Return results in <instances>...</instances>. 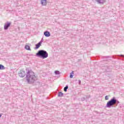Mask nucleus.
<instances>
[{
    "label": "nucleus",
    "mask_w": 124,
    "mask_h": 124,
    "mask_svg": "<svg viewBox=\"0 0 124 124\" xmlns=\"http://www.w3.org/2000/svg\"><path fill=\"white\" fill-rule=\"evenodd\" d=\"M26 80L28 84H33L35 81L37 80V78L35 77L34 73L32 71L29 70V69L26 68Z\"/></svg>",
    "instance_id": "f257e3e1"
},
{
    "label": "nucleus",
    "mask_w": 124,
    "mask_h": 124,
    "mask_svg": "<svg viewBox=\"0 0 124 124\" xmlns=\"http://www.w3.org/2000/svg\"><path fill=\"white\" fill-rule=\"evenodd\" d=\"M119 103H120V102L116 99L115 97H113L107 102L106 107H107V108H111V107L114 106L115 104H119Z\"/></svg>",
    "instance_id": "f03ea898"
},
{
    "label": "nucleus",
    "mask_w": 124,
    "mask_h": 124,
    "mask_svg": "<svg viewBox=\"0 0 124 124\" xmlns=\"http://www.w3.org/2000/svg\"><path fill=\"white\" fill-rule=\"evenodd\" d=\"M36 56L42 59H46L48 58V52L44 50H40L36 54Z\"/></svg>",
    "instance_id": "7ed1b4c3"
},
{
    "label": "nucleus",
    "mask_w": 124,
    "mask_h": 124,
    "mask_svg": "<svg viewBox=\"0 0 124 124\" xmlns=\"http://www.w3.org/2000/svg\"><path fill=\"white\" fill-rule=\"evenodd\" d=\"M18 75L19 77H21V78H24V77L27 75V72L23 70H20L18 72Z\"/></svg>",
    "instance_id": "20e7f679"
},
{
    "label": "nucleus",
    "mask_w": 124,
    "mask_h": 124,
    "mask_svg": "<svg viewBox=\"0 0 124 124\" xmlns=\"http://www.w3.org/2000/svg\"><path fill=\"white\" fill-rule=\"evenodd\" d=\"M10 26H11V22H7L4 24V30H5V31L8 30V28H9V27H10Z\"/></svg>",
    "instance_id": "39448f33"
},
{
    "label": "nucleus",
    "mask_w": 124,
    "mask_h": 124,
    "mask_svg": "<svg viewBox=\"0 0 124 124\" xmlns=\"http://www.w3.org/2000/svg\"><path fill=\"white\" fill-rule=\"evenodd\" d=\"M44 34L45 35V36H46V37H49V36H50L51 35V33H50V32L48 31H46L44 32Z\"/></svg>",
    "instance_id": "423d86ee"
},
{
    "label": "nucleus",
    "mask_w": 124,
    "mask_h": 124,
    "mask_svg": "<svg viewBox=\"0 0 124 124\" xmlns=\"http://www.w3.org/2000/svg\"><path fill=\"white\" fill-rule=\"evenodd\" d=\"M97 3H99V4H103L106 1V0H95Z\"/></svg>",
    "instance_id": "0eeeda50"
},
{
    "label": "nucleus",
    "mask_w": 124,
    "mask_h": 124,
    "mask_svg": "<svg viewBox=\"0 0 124 124\" xmlns=\"http://www.w3.org/2000/svg\"><path fill=\"white\" fill-rule=\"evenodd\" d=\"M41 3L42 5L45 6L47 4V0H41Z\"/></svg>",
    "instance_id": "6e6552de"
},
{
    "label": "nucleus",
    "mask_w": 124,
    "mask_h": 124,
    "mask_svg": "<svg viewBox=\"0 0 124 124\" xmlns=\"http://www.w3.org/2000/svg\"><path fill=\"white\" fill-rule=\"evenodd\" d=\"M41 46V42H39L38 44L35 45V47L34 48L35 50H36Z\"/></svg>",
    "instance_id": "1a4fd4ad"
},
{
    "label": "nucleus",
    "mask_w": 124,
    "mask_h": 124,
    "mask_svg": "<svg viewBox=\"0 0 124 124\" xmlns=\"http://www.w3.org/2000/svg\"><path fill=\"white\" fill-rule=\"evenodd\" d=\"M25 48L26 50H28V51H31V47L28 45L25 46Z\"/></svg>",
    "instance_id": "9d476101"
},
{
    "label": "nucleus",
    "mask_w": 124,
    "mask_h": 124,
    "mask_svg": "<svg viewBox=\"0 0 124 124\" xmlns=\"http://www.w3.org/2000/svg\"><path fill=\"white\" fill-rule=\"evenodd\" d=\"M58 95L59 97H62V96H63V93L62 92H58Z\"/></svg>",
    "instance_id": "9b49d317"
},
{
    "label": "nucleus",
    "mask_w": 124,
    "mask_h": 124,
    "mask_svg": "<svg viewBox=\"0 0 124 124\" xmlns=\"http://www.w3.org/2000/svg\"><path fill=\"white\" fill-rule=\"evenodd\" d=\"M3 69H5L4 66H3V65L0 64V70H2Z\"/></svg>",
    "instance_id": "f8f14e48"
},
{
    "label": "nucleus",
    "mask_w": 124,
    "mask_h": 124,
    "mask_svg": "<svg viewBox=\"0 0 124 124\" xmlns=\"http://www.w3.org/2000/svg\"><path fill=\"white\" fill-rule=\"evenodd\" d=\"M54 73L56 75H60V74H61V73L60 72V71H55L54 72Z\"/></svg>",
    "instance_id": "ddd939ff"
},
{
    "label": "nucleus",
    "mask_w": 124,
    "mask_h": 124,
    "mask_svg": "<svg viewBox=\"0 0 124 124\" xmlns=\"http://www.w3.org/2000/svg\"><path fill=\"white\" fill-rule=\"evenodd\" d=\"M67 89H68V86L66 85V87L64 88V92H67Z\"/></svg>",
    "instance_id": "4468645a"
},
{
    "label": "nucleus",
    "mask_w": 124,
    "mask_h": 124,
    "mask_svg": "<svg viewBox=\"0 0 124 124\" xmlns=\"http://www.w3.org/2000/svg\"><path fill=\"white\" fill-rule=\"evenodd\" d=\"M73 71L70 75V78H73Z\"/></svg>",
    "instance_id": "2eb2a0df"
},
{
    "label": "nucleus",
    "mask_w": 124,
    "mask_h": 124,
    "mask_svg": "<svg viewBox=\"0 0 124 124\" xmlns=\"http://www.w3.org/2000/svg\"><path fill=\"white\" fill-rule=\"evenodd\" d=\"M105 98V100H108L109 99V96L108 95H106Z\"/></svg>",
    "instance_id": "dca6fc26"
},
{
    "label": "nucleus",
    "mask_w": 124,
    "mask_h": 124,
    "mask_svg": "<svg viewBox=\"0 0 124 124\" xmlns=\"http://www.w3.org/2000/svg\"><path fill=\"white\" fill-rule=\"evenodd\" d=\"M117 57H122V58H124V55H117Z\"/></svg>",
    "instance_id": "f3484780"
},
{
    "label": "nucleus",
    "mask_w": 124,
    "mask_h": 124,
    "mask_svg": "<svg viewBox=\"0 0 124 124\" xmlns=\"http://www.w3.org/2000/svg\"><path fill=\"white\" fill-rule=\"evenodd\" d=\"M85 99H86L85 98H81V101H85Z\"/></svg>",
    "instance_id": "a211bd4d"
},
{
    "label": "nucleus",
    "mask_w": 124,
    "mask_h": 124,
    "mask_svg": "<svg viewBox=\"0 0 124 124\" xmlns=\"http://www.w3.org/2000/svg\"><path fill=\"white\" fill-rule=\"evenodd\" d=\"M39 42H41V44L42 43V42H43V38H42V40H41V41Z\"/></svg>",
    "instance_id": "6ab92c4d"
},
{
    "label": "nucleus",
    "mask_w": 124,
    "mask_h": 124,
    "mask_svg": "<svg viewBox=\"0 0 124 124\" xmlns=\"http://www.w3.org/2000/svg\"><path fill=\"white\" fill-rule=\"evenodd\" d=\"M78 84L80 85L81 84V80H78Z\"/></svg>",
    "instance_id": "aec40b11"
},
{
    "label": "nucleus",
    "mask_w": 124,
    "mask_h": 124,
    "mask_svg": "<svg viewBox=\"0 0 124 124\" xmlns=\"http://www.w3.org/2000/svg\"><path fill=\"white\" fill-rule=\"evenodd\" d=\"M0 118H1V114H0Z\"/></svg>",
    "instance_id": "412c9836"
},
{
    "label": "nucleus",
    "mask_w": 124,
    "mask_h": 124,
    "mask_svg": "<svg viewBox=\"0 0 124 124\" xmlns=\"http://www.w3.org/2000/svg\"><path fill=\"white\" fill-rule=\"evenodd\" d=\"M31 56H33V54H31Z\"/></svg>",
    "instance_id": "4be33fe9"
}]
</instances>
